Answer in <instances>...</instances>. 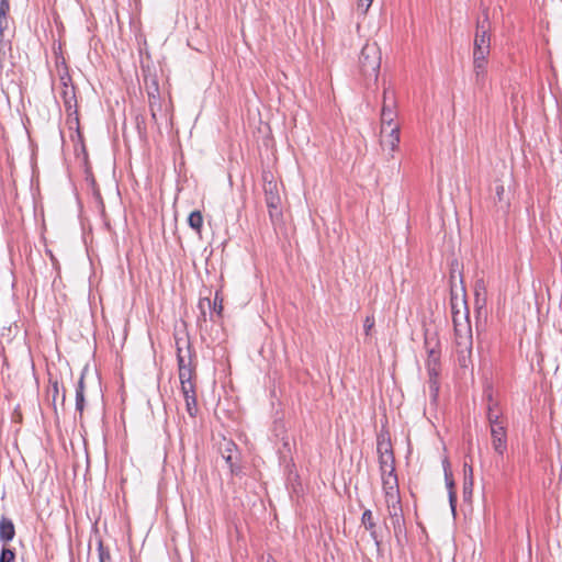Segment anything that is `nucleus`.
Wrapping results in <instances>:
<instances>
[{"mask_svg":"<svg viewBox=\"0 0 562 562\" xmlns=\"http://www.w3.org/2000/svg\"><path fill=\"white\" fill-rule=\"evenodd\" d=\"M265 201L269 211V217L273 224L282 220L281 198L279 187L269 171L262 173Z\"/></svg>","mask_w":562,"mask_h":562,"instance_id":"nucleus-4","label":"nucleus"},{"mask_svg":"<svg viewBox=\"0 0 562 562\" xmlns=\"http://www.w3.org/2000/svg\"><path fill=\"white\" fill-rule=\"evenodd\" d=\"M148 105L151 119L157 123V114L161 110V100L159 93V87L156 79H153L150 85H147Z\"/></svg>","mask_w":562,"mask_h":562,"instance_id":"nucleus-11","label":"nucleus"},{"mask_svg":"<svg viewBox=\"0 0 562 562\" xmlns=\"http://www.w3.org/2000/svg\"><path fill=\"white\" fill-rule=\"evenodd\" d=\"M361 525L367 531H369L370 537L374 541L375 546L380 547L382 539L379 536L376 520L371 509H366L362 513Z\"/></svg>","mask_w":562,"mask_h":562,"instance_id":"nucleus-12","label":"nucleus"},{"mask_svg":"<svg viewBox=\"0 0 562 562\" xmlns=\"http://www.w3.org/2000/svg\"><path fill=\"white\" fill-rule=\"evenodd\" d=\"M382 488L385 497L401 496L398 488V480L395 472L381 473Z\"/></svg>","mask_w":562,"mask_h":562,"instance_id":"nucleus-13","label":"nucleus"},{"mask_svg":"<svg viewBox=\"0 0 562 562\" xmlns=\"http://www.w3.org/2000/svg\"><path fill=\"white\" fill-rule=\"evenodd\" d=\"M442 468H443L445 475H451L452 474L451 468H450V462H449L448 458H445L442 460Z\"/></svg>","mask_w":562,"mask_h":562,"instance_id":"nucleus-34","label":"nucleus"},{"mask_svg":"<svg viewBox=\"0 0 562 562\" xmlns=\"http://www.w3.org/2000/svg\"><path fill=\"white\" fill-rule=\"evenodd\" d=\"M0 562H15V553L12 549L3 547L0 553Z\"/></svg>","mask_w":562,"mask_h":562,"instance_id":"nucleus-24","label":"nucleus"},{"mask_svg":"<svg viewBox=\"0 0 562 562\" xmlns=\"http://www.w3.org/2000/svg\"><path fill=\"white\" fill-rule=\"evenodd\" d=\"M451 307L458 363L461 368H468L469 364L471 363L473 346L472 328L469 319V313L467 308L465 312L463 313L456 310L457 305L453 303V301L451 302Z\"/></svg>","mask_w":562,"mask_h":562,"instance_id":"nucleus-1","label":"nucleus"},{"mask_svg":"<svg viewBox=\"0 0 562 562\" xmlns=\"http://www.w3.org/2000/svg\"><path fill=\"white\" fill-rule=\"evenodd\" d=\"M381 49L376 43H367L359 55V69L367 79L378 80L381 67Z\"/></svg>","mask_w":562,"mask_h":562,"instance_id":"nucleus-3","label":"nucleus"},{"mask_svg":"<svg viewBox=\"0 0 562 562\" xmlns=\"http://www.w3.org/2000/svg\"><path fill=\"white\" fill-rule=\"evenodd\" d=\"M446 486L448 488V493H451V491H454V481L451 475H445Z\"/></svg>","mask_w":562,"mask_h":562,"instance_id":"nucleus-32","label":"nucleus"},{"mask_svg":"<svg viewBox=\"0 0 562 562\" xmlns=\"http://www.w3.org/2000/svg\"><path fill=\"white\" fill-rule=\"evenodd\" d=\"M60 401H61V405H64L65 401H66V391L64 389H63L61 394H60Z\"/></svg>","mask_w":562,"mask_h":562,"instance_id":"nucleus-37","label":"nucleus"},{"mask_svg":"<svg viewBox=\"0 0 562 562\" xmlns=\"http://www.w3.org/2000/svg\"><path fill=\"white\" fill-rule=\"evenodd\" d=\"M9 10H10L9 0H1L0 1V33L8 26L7 14H8Z\"/></svg>","mask_w":562,"mask_h":562,"instance_id":"nucleus-18","label":"nucleus"},{"mask_svg":"<svg viewBox=\"0 0 562 562\" xmlns=\"http://www.w3.org/2000/svg\"><path fill=\"white\" fill-rule=\"evenodd\" d=\"M85 408V393L76 392V411L82 415Z\"/></svg>","mask_w":562,"mask_h":562,"instance_id":"nucleus-29","label":"nucleus"},{"mask_svg":"<svg viewBox=\"0 0 562 562\" xmlns=\"http://www.w3.org/2000/svg\"><path fill=\"white\" fill-rule=\"evenodd\" d=\"M479 289H483V281H479V282H476V291H477Z\"/></svg>","mask_w":562,"mask_h":562,"instance_id":"nucleus-38","label":"nucleus"},{"mask_svg":"<svg viewBox=\"0 0 562 562\" xmlns=\"http://www.w3.org/2000/svg\"><path fill=\"white\" fill-rule=\"evenodd\" d=\"M213 311L217 314V315H221L222 312H223V299L221 297L220 293L216 292L215 293V296H214V302H213Z\"/></svg>","mask_w":562,"mask_h":562,"instance_id":"nucleus-27","label":"nucleus"},{"mask_svg":"<svg viewBox=\"0 0 562 562\" xmlns=\"http://www.w3.org/2000/svg\"><path fill=\"white\" fill-rule=\"evenodd\" d=\"M373 326H374V318L372 316H367L364 319V324H363L364 331L367 335H369V333Z\"/></svg>","mask_w":562,"mask_h":562,"instance_id":"nucleus-31","label":"nucleus"},{"mask_svg":"<svg viewBox=\"0 0 562 562\" xmlns=\"http://www.w3.org/2000/svg\"><path fill=\"white\" fill-rule=\"evenodd\" d=\"M15 537V527L12 519L2 516L0 518V541L4 544L12 541Z\"/></svg>","mask_w":562,"mask_h":562,"instance_id":"nucleus-14","label":"nucleus"},{"mask_svg":"<svg viewBox=\"0 0 562 562\" xmlns=\"http://www.w3.org/2000/svg\"><path fill=\"white\" fill-rule=\"evenodd\" d=\"M189 226L194 229L198 234H201L203 226V216L200 211H193L188 217Z\"/></svg>","mask_w":562,"mask_h":562,"instance_id":"nucleus-17","label":"nucleus"},{"mask_svg":"<svg viewBox=\"0 0 562 562\" xmlns=\"http://www.w3.org/2000/svg\"><path fill=\"white\" fill-rule=\"evenodd\" d=\"M373 0H358V10L364 14L371 7Z\"/></svg>","mask_w":562,"mask_h":562,"instance_id":"nucleus-30","label":"nucleus"},{"mask_svg":"<svg viewBox=\"0 0 562 562\" xmlns=\"http://www.w3.org/2000/svg\"><path fill=\"white\" fill-rule=\"evenodd\" d=\"M65 85V90H64V102H65V106L67 109H71V101L75 99V91H74V87H68L66 85V82H64Z\"/></svg>","mask_w":562,"mask_h":562,"instance_id":"nucleus-23","label":"nucleus"},{"mask_svg":"<svg viewBox=\"0 0 562 562\" xmlns=\"http://www.w3.org/2000/svg\"><path fill=\"white\" fill-rule=\"evenodd\" d=\"M463 490L464 491L470 490V486H467V483H465L464 486H463Z\"/></svg>","mask_w":562,"mask_h":562,"instance_id":"nucleus-41","label":"nucleus"},{"mask_svg":"<svg viewBox=\"0 0 562 562\" xmlns=\"http://www.w3.org/2000/svg\"><path fill=\"white\" fill-rule=\"evenodd\" d=\"M503 193H504V187L503 186H497L496 187V194H497L499 200L502 199V194Z\"/></svg>","mask_w":562,"mask_h":562,"instance_id":"nucleus-36","label":"nucleus"},{"mask_svg":"<svg viewBox=\"0 0 562 562\" xmlns=\"http://www.w3.org/2000/svg\"><path fill=\"white\" fill-rule=\"evenodd\" d=\"M397 117L395 105V93L390 88H384L383 104L381 109V128H391V126H400L395 120Z\"/></svg>","mask_w":562,"mask_h":562,"instance_id":"nucleus-6","label":"nucleus"},{"mask_svg":"<svg viewBox=\"0 0 562 562\" xmlns=\"http://www.w3.org/2000/svg\"><path fill=\"white\" fill-rule=\"evenodd\" d=\"M492 446L498 456H503L507 450V434L505 425H493L491 427Z\"/></svg>","mask_w":562,"mask_h":562,"instance_id":"nucleus-10","label":"nucleus"},{"mask_svg":"<svg viewBox=\"0 0 562 562\" xmlns=\"http://www.w3.org/2000/svg\"><path fill=\"white\" fill-rule=\"evenodd\" d=\"M204 301H206V303H207L209 305L211 304V302H210V300H209V299H204V300L200 301V306H202V304H203V302H204Z\"/></svg>","mask_w":562,"mask_h":562,"instance_id":"nucleus-39","label":"nucleus"},{"mask_svg":"<svg viewBox=\"0 0 562 562\" xmlns=\"http://www.w3.org/2000/svg\"><path fill=\"white\" fill-rule=\"evenodd\" d=\"M495 406L496 405L488 406L487 420L491 427H493V425H504V423L501 420V412L496 409Z\"/></svg>","mask_w":562,"mask_h":562,"instance_id":"nucleus-20","label":"nucleus"},{"mask_svg":"<svg viewBox=\"0 0 562 562\" xmlns=\"http://www.w3.org/2000/svg\"><path fill=\"white\" fill-rule=\"evenodd\" d=\"M449 503H450L452 512L454 513L456 504H457V494L454 491H451V493H449Z\"/></svg>","mask_w":562,"mask_h":562,"instance_id":"nucleus-33","label":"nucleus"},{"mask_svg":"<svg viewBox=\"0 0 562 562\" xmlns=\"http://www.w3.org/2000/svg\"><path fill=\"white\" fill-rule=\"evenodd\" d=\"M473 47H491V22L487 9L482 11V18L476 21Z\"/></svg>","mask_w":562,"mask_h":562,"instance_id":"nucleus-7","label":"nucleus"},{"mask_svg":"<svg viewBox=\"0 0 562 562\" xmlns=\"http://www.w3.org/2000/svg\"><path fill=\"white\" fill-rule=\"evenodd\" d=\"M49 383H50V389H52V394H53V405H54V408L56 409V402L59 396V383L57 380H54V381L50 380Z\"/></svg>","mask_w":562,"mask_h":562,"instance_id":"nucleus-28","label":"nucleus"},{"mask_svg":"<svg viewBox=\"0 0 562 562\" xmlns=\"http://www.w3.org/2000/svg\"><path fill=\"white\" fill-rule=\"evenodd\" d=\"M463 490L464 491L470 490V486H467V483H465L464 486H463Z\"/></svg>","mask_w":562,"mask_h":562,"instance_id":"nucleus-40","label":"nucleus"},{"mask_svg":"<svg viewBox=\"0 0 562 562\" xmlns=\"http://www.w3.org/2000/svg\"><path fill=\"white\" fill-rule=\"evenodd\" d=\"M491 47H473V61H487Z\"/></svg>","mask_w":562,"mask_h":562,"instance_id":"nucleus-21","label":"nucleus"},{"mask_svg":"<svg viewBox=\"0 0 562 562\" xmlns=\"http://www.w3.org/2000/svg\"><path fill=\"white\" fill-rule=\"evenodd\" d=\"M427 351L426 369L428 372V387L431 402L436 403L439 395V375L441 371L439 341L435 338H425Z\"/></svg>","mask_w":562,"mask_h":562,"instance_id":"nucleus-2","label":"nucleus"},{"mask_svg":"<svg viewBox=\"0 0 562 562\" xmlns=\"http://www.w3.org/2000/svg\"><path fill=\"white\" fill-rule=\"evenodd\" d=\"M187 412L191 417H194L198 413L196 396L190 395L184 397Z\"/></svg>","mask_w":562,"mask_h":562,"instance_id":"nucleus-22","label":"nucleus"},{"mask_svg":"<svg viewBox=\"0 0 562 562\" xmlns=\"http://www.w3.org/2000/svg\"><path fill=\"white\" fill-rule=\"evenodd\" d=\"M386 518L390 520L394 535L398 539L406 531L401 496L385 497Z\"/></svg>","mask_w":562,"mask_h":562,"instance_id":"nucleus-5","label":"nucleus"},{"mask_svg":"<svg viewBox=\"0 0 562 562\" xmlns=\"http://www.w3.org/2000/svg\"><path fill=\"white\" fill-rule=\"evenodd\" d=\"M177 359H178L180 382L193 381L194 369L191 367L190 363H186L180 349H178Z\"/></svg>","mask_w":562,"mask_h":562,"instance_id":"nucleus-15","label":"nucleus"},{"mask_svg":"<svg viewBox=\"0 0 562 562\" xmlns=\"http://www.w3.org/2000/svg\"><path fill=\"white\" fill-rule=\"evenodd\" d=\"M384 527H385L386 529H389V526H387V524H386V520L384 521Z\"/></svg>","mask_w":562,"mask_h":562,"instance_id":"nucleus-42","label":"nucleus"},{"mask_svg":"<svg viewBox=\"0 0 562 562\" xmlns=\"http://www.w3.org/2000/svg\"><path fill=\"white\" fill-rule=\"evenodd\" d=\"M235 449H236L235 443H234V442H232V441H228V442L225 445V452H226V454H225V453H223V458H224V459L226 460V462L228 463V465H229V469H231L232 473H236V474H237V473H238V471H237V469H236V468H235V465H234V462H233V454H232L233 450H235Z\"/></svg>","mask_w":562,"mask_h":562,"instance_id":"nucleus-19","label":"nucleus"},{"mask_svg":"<svg viewBox=\"0 0 562 562\" xmlns=\"http://www.w3.org/2000/svg\"><path fill=\"white\" fill-rule=\"evenodd\" d=\"M476 85H484L487 76V61H473Z\"/></svg>","mask_w":562,"mask_h":562,"instance_id":"nucleus-16","label":"nucleus"},{"mask_svg":"<svg viewBox=\"0 0 562 562\" xmlns=\"http://www.w3.org/2000/svg\"><path fill=\"white\" fill-rule=\"evenodd\" d=\"M76 392L85 393V380H83V376H81L80 380L78 381V384H77V387H76Z\"/></svg>","mask_w":562,"mask_h":562,"instance_id":"nucleus-35","label":"nucleus"},{"mask_svg":"<svg viewBox=\"0 0 562 562\" xmlns=\"http://www.w3.org/2000/svg\"><path fill=\"white\" fill-rule=\"evenodd\" d=\"M98 551H99V561L100 562H111L112 561L110 551L106 548H104L101 542L99 544Z\"/></svg>","mask_w":562,"mask_h":562,"instance_id":"nucleus-26","label":"nucleus"},{"mask_svg":"<svg viewBox=\"0 0 562 562\" xmlns=\"http://www.w3.org/2000/svg\"><path fill=\"white\" fill-rule=\"evenodd\" d=\"M378 453L381 473L395 472V460L390 441L378 440Z\"/></svg>","mask_w":562,"mask_h":562,"instance_id":"nucleus-8","label":"nucleus"},{"mask_svg":"<svg viewBox=\"0 0 562 562\" xmlns=\"http://www.w3.org/2000/svg\"><path fill=\"white\" fill-rule=\"evenodd\" d=\"M180 384L183 397L195 395V385L193 381L180 382Z\"/></svg>","mask_w":562,"mask_h":562,"instance_id":"nucleus-25","label":"nucleus"},{"mask_svg":"<svg viewBox=\"0 0 562 562\" xmlns=\"http://www.w3.org/2000/svg\"><path fill=\"white\" fill-rule=\"evenodd\" d=\"M400 144V126H391V128H381L380 145L384 151L391 156L397 149Z\"/></svg>","mask_w":562,"mask_h":562,"instance_id":"nucleus-9","label":"nucleus"}]
</instances>
